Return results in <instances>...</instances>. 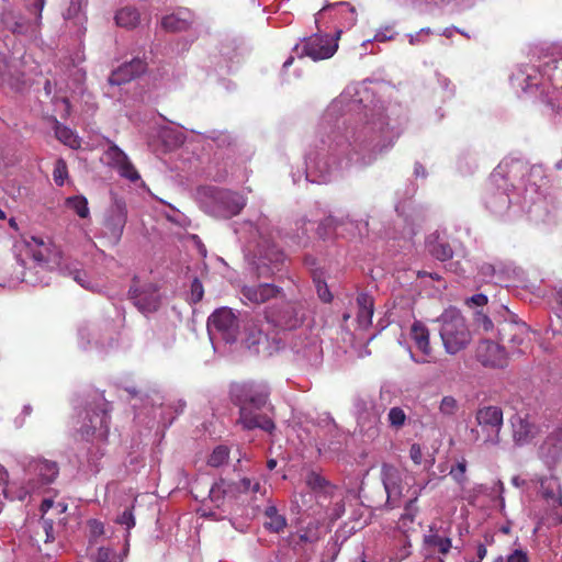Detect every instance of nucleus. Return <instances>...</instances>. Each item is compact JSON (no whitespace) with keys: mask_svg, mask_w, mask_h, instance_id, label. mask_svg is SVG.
Masks as SVG:
<instances>
[{"mask_svg":"<svg viewBox=\"0 0 562 562\" xmlns=\"http://www.w3.org/2000/svg\"><path fill=\"white\" fill-rule=\"evenodd\" d=\"M160 137L164 140V143H166L170 147H178L182 145L184 140L183 134L171 127L161 128Z\"/></svg>","mask_w":562,"mask_h":562,"instance_id":"44","label":"nucleus"},{"mask_svg":"<svg viewBox=\"0 0 562 562\" xmlns=\"http://www.w3.org/2000/svg\"><path fill=\"white\" fill-rule=\"evenodd\" d=\"M337 47V43L328 35L314 34L295 45L294 50L299 57L307 56L313 60H321L331 57Z\"/></svg>","mask_w":562,"mask_h":562,"instance_id":"13","label":"nucleus"},{"mask_svg":"<svg viewBox=\"0 0 562 562\" xmlns=\"http://www.w3.org/2000/svg\"><path fill=\"white\" fill-rule=\"evenodd\" d=\"M65 205L74 213H76L80 218H88L90 216L88 200L83 195H74L67 198Z\"/></svg>","mask_w":562,"mask_h":562,"instance_id":"43","label":"nucleus"},{"mask_svg":"<svg viewBox=\"0 0 562 562\" xmlns=\"http://www.w3.org/2000/svg\"><path fill=\"white\" fill-rule=\"evenodd\" d=\"M5 23L8 24V27L12 30L14 33L24 34L29 31V25H26L25 21L22 18H20L12 24H9L8 22Z\"/></svg>","mask_w":562,"mask_h":562,"instance_id":"62","label":"nucleus"},{"mask_svg":"<svg viewBox=\"0 0 562 562\" xmlns=\"http://www.w3.org/2000/svg\"><path fill=\"white\" fill-rule=\"evenodd\" d=\"M240 295L245 304L261 305L283 296V290L272 283H252L243 285Z\"/></svg>","mask_w":562,"mask_h":562,"instance_id":"19","label":"nucleus"},{"mask_svg":"<svg viewBox=\"0 0 562 562\" xmlns=\"http://www.w3.org/2000/svg\"><path fill=\"white\" fill-rule=\"evenodd\" d=\"M192 23V13L187 9H180L176 13L166 15L161 20V26L170 32L187 30Z\"/></svg>","mask_w":562,"mask_h":562,"instance_id":"31","label":"nucleus"},{"mask_svg":"<svg viewBox=\"0 0 562 562\" xmlns=\"http://www.w3.org/2000/svg\"><path fill=\"white\" fill-rule=\"evenodd\" d=\"M513 440L517 446H526L549 427L544 415L538 413L517 414L510 419Z\"/></svg>","mask_w":562,"mask_h":562,"instance_id":"9","label":"nucleus"},{"mask_svg":"<svg viewBox=\"0 0 562 562\" xmlns=\"http://www.w3.org/2000/svg\"><path fill=\"white\" fill-rule=\"evenodd\" d=\"M57 475L58 467L56 462L45 459L31 460L24 470L26 486L22 487L18 498L23 499L26 495L40 491L43 486L53 483Z\"/></svg>","mask_w":562,"mask_h":562,"instance_id":"6","label":"nucleus"},{"mask_svg":"<svg viewBox=\"0 0 562 562\" xmlns=\"http://www.w3.org/2000/svg\"><path fill=\"white\" fill-rule=\"evenodd\" d=\"M357 324L361 329H367L372 323L374 312L373 299L367 293H360L357 296Z\"/></svg>","mask_w":562,"mask_h":562,"instance_id":"32","label":"nucleus"},{"mask_svg":"<svg viewBox=\"0 0 562 562\" xmlns=\"http://www.w3.org/2000/svg\"><path fill=\"white\" fill-rule=\"evenodd\" d=\"M512 81L514 85L520 87L526 92L531 91L533 88H541V92L547 97L548 104H550L552 108H555L553 99L549 97V91L546 90L547 81H551L550 76L541 74L532 66H526L517 74L513 75Z\"/></svg>","mask_w":562,"mask_h":562,"instance_id":"18","label":"nucleus"},{"mask_svg":"<svg viewBox=\"0 0 562 562\" xmlns=\"http://www.w3.org/2000/svg\"><path fill=\"white\" fill-rule=\"evenodd\" d=\"M467 460L462 458L454 467L450 469L449 475L460 485H463L467 477Z\"/></svg>","mask_w":562,"mask_h":562,"instance_id":"50","label":"nucleus"},{"mask_svg":"<svg viewBox=\"0 0 562 562\" xmlns=\"http://www.w3.org/2000/svg\"><path fill=\"white\" fill-rule=\"evenodd\" d=\"M207 331L212 339L235 342L240 331L238 315L229 307L215 310L207 318Z\"/></svg>","mask_w":562,"mask_h":562,"instance_id":"7","label":"nucleus"},{"mask_svg":"<svg viewBox=\"0 0 562 562\" xmlns=\"http://www.w3.org/2000/svg\"><path fill=\"white\" fill-rule=\"evenodd\" d=\"M441 324L440 337L446 351H459L468 347L471 334L465 318L457 307H448L436 319Z\"/></svg>","mask_w":562,"mask_h":562,"instance_id":"5","label":"nucleus"},{"mask_svg":"<svg viewBox=\"0 0 562 562\" xmlns=\"http://www.w3.org/2000/svg\"><path fill=\"white\" fill-rule=\"evenodd\" d=\"M409 458L416 465H423L424 470L429 471L435 464V456L428 453L424 456L420 445L413 443L409 448Z\"/></svg>","mask_w":562,"mask_h":562,"instance_id":"41","label":"nucleus"},{"mask_svg":"<svg viewBox=\"0 0 562 562\" xmlns=\"http://www.w3.org/2000/svg\"><path fill=\"white\" fill-rule=\"evenodd\" d=\"M19 60L8 61L5 56L0 53V85L8 86L15 91H22L26 86L24 75L20 72Z\"/></svg>","mask_w":562,"mask_h":562,"instance_id":"24","label":"nucleus"},{"mask_svg":"<svg viewBox=\"0 0 562 562\" xmlns=\"http://www.w3.org/2000/svg\"><path fill=\"white\" fill-rule=\"evenodd\" d=\"M398 549L390 557L389 562H401L411 554V543L408 537L402 533L397 540Z\"/></svg>","mask_w":562,"mask_h":562,"instance_id":"46","label":"nucleus"},{"mask_svg":"<svg viewBox=\"0 0 562 562\" xmlns=\"http://www.w3.org/2000/svg\"><path fill=\"white\" fill-rule=\"evenodd\" d=\"M67 176H68V170H67L66 162L63 159H58L55 162V167H54V172H53L54 181L56 182L57 186H63Z\"/></svg>","mask_w":562,"mask_h":562,"instance_id":"53","label":"nucleus"},{"mask_svg":"<svg viewBox=\"0 0 562 562\" xmlns=\"http://www.w3.org/2000/svg\"><path fill=\"white\" fill-rule=\"evenodd\" d=\"M315 283H316L317 294H318L319 299L325 303L330 302L333 299V295H331L327 284L319 279H315Z\"/></svg>","mask_w":562,"mask_h":562,"instance_id":"56","label":"nucleus"},{"mask_svg":"<svg viewBox=\"0 0 562 562\" xmlns=\"http://www.w3.org/2000/svg\"><path fill=\"white\" fill-rule=\"evenodd\" d=\"M134 305L144 314L157 311L159 306V294L157 288L151 284L133 285L128 291Z\"/></svg>","mask_w":562,"mask_h":562,"instance_id":"22","label":"nucleus"},{"mask_svg":"<svg viewBox=\"0 0 562 562\" xmlns=\"http://www.w3.org/2000/svg\"><path fill=\"white\" fill-rule=\"evenodd\" d=\"M394 37V32L392 26H384L378 30L374 35V41L376 42H386Z\"/></svg>","mask_w":562,"mask_h":562,"instance_id":"58","label":"nucleus"},{"mask_svg":"<svg viewBox=\"0 0 562 562\" xmlns=\"http://www.w3.org/2000/svg\"><path fill=\"white\" fill-rule=\"evenodd\" d=\"M476 360L488 369H503L508 364L506 353H476Z\"/></svg>","mask_w":562,"mask_h":562,"instance_id":"40","label":"nucleus"},{"mask_svg":"<svg viewBox=\"0 0 562 562\" xmlns=\"http://www.w3.org/2000/svg\"><path fill=\"white\" fill-rule=\"evenodd\" d=\"M115 22L117 26L133 29L139 23V13L131 7L122 8L115 14Z\"/></svg>","mask_w":562,"mask_h":562,"instance_id":"37","label":"nucleus"},{"mask_svg":"<svg viewBox=\"0 0 562 562\" xmlns=\"http://www.w3.org/2000/svg\"><path fill=\"white\" fill-rule=\"evenodd\" d=\"M283 260V254L280 249L265 236H260L255 250L252 265L259 278H267L279 270L278 266Z\"/></svg>","mask_w":562,"mask_h":562,"instance_id":"10","label":"nucleus"},{"mask_svg":"<svg viewBox=\"0 0 562 562\" xmlns=\"http://www.w3.org/2000/svg\"><path fill=\"white\" fill-rule=\"evenodd\" d=\"M122 391L126 394L125 398L132 402V406L136 411L142 407L146 408L147 405L154 408L162 404V396L158 392H154V395L149 396L148 394H143L135 387H124Z\"/></svg>","mask_w":562,"mask_h":562,"instance_id":"30","label":"nucleus"},{"mask_svg":"<svg viewBox=\"0 0 562 562\" xmlns=\"http://www.w3.org/2000/svg\"><path fill=\"white\" fill-rule=\"evenodd\" d=\"M41 524L46 535L45 542L53 541L55 539L53 520L45 518V516H42Z\"/></svg>","mask_w":562,"mask_h":562,"instance_id":"59","label":"nucleus"},{"mask_svg":"<svg viewBox=\"0 0 562 562\" xmlns=\"http://www.w3.org/2000/svg\"><path fill=\"white\" fill-rule=\"evenodd\" d=\"M145 70L146 63L140 58H134L113 70L108 81L111 86H121L144 74Z\"/></svg>","mask_w":562,"mask_h":562,"instance_id":"25","label":"nucleus"},{"mask_svg":"<svg viewBox=\"0 0 562 562\" xmlns=\"http://www.w3.org/2000/svg\"><path fill=\"white\" fill-rule=\"evenodd\" d=\"M367 88L347 87L323 114L317 137L319 146L305 157V179L327 183L352 165H371L389 150L400 133L390 125L381 102L363 104Z\"/></svg>","mask_w":562,"mask_h":562,"instance_id":"1","label":"nucleus"},{"mask_svg":"<svg viewBox=\"0 0 562 562\" xmlns=\"http://www.w3.org/2000/svg\"><path fill=\"white\" fill-rule=\"evenodd\" d=\"M85 0H69V7L64 13L66 20L77 19L81 21V12L85 5Z\"/></svg>","mask_w":562,"mask_h":562,"instance_id":"51","label":"nucleus"},{"mask_svg":"<svg viewBox=\"0 0 562 562\" xmlns=\"http://www.w3.org/2000/svg\"><path fill=\"white\" fill-rule=\"evenodd\" d=\"M127 550H124L123 555L117 554L113 549L108 547H100L95 553V562H122L126 555Z\"/></svg>","mask_w":562,"mask_h":562,"instance_id":"45","label":"nucleus"},{"mask_svg":"<svg viewBox=\"0 0 562 562\" xmlns=\"http://www.w3.org/2000/svg\"><path fill=\"white\" fill-rule=\"evenodd\" d=\"M539 494L552 509L562 508V487L559 479L554 475L540 477Z\"/></svg>","mask_w":562,"mask_h":562,"instance_id":"27","label":"nucleus"},{"mask_svg":"<svg viewBox=\"0 0 562 562\" xmlns=\"http://www.w3.org/2000/svg\"><path fill=\"white\" fill-rule=\"evenodd\" d=\"M355 414L361 429L370 430L378 423L379 416L371 400L358 397L355 401Z\"/></svg>","mask_w":562,"mask_h":562,"instance_id":"29","label":"nucleus"},{"mask_svg":"<svg viewBox=\"0 0 562 562\" xmlns=\"http://www.w3.org/2000/svg\"><path fill=\"white\" fill-rule=\"evenodd\" d=\"M229 396L237 407L255 406L262 408L269 400L270 389L262 381L234 382L229 386Z\"/></svg>","mask_w":562,"mask_h":562,"instance_id":"8","label":"nucleus"},{"mask_svg":"<svg viewBox=\"0 0 562 562\" xmlns=\"http://www.w3.org/2000/svg\"><path fill=\"white\" fill-rule=\"evenodd\" d=\"M266 317L284 329H295L302 325L305 312L301 305L289 304L278 316L267 314Z\"/></svg>","mask_w":562,"mask_h":562,"instance_id":"26","label":"nucleus"},{"mask_svg":"<svg viewBox=\"0 0 562 562\" xmlns=\"http://www.w3.org/2000/svg\"><path fill=\"white\" fill-rule=\"evenodd\" d=\"M431 33V30L429 27L422 29L415 34L408 35V42L411 45H417L420 43H424V36Z\"/></svg>","mask_w":562,"mask_h":562,"instance_id":"60","label":"nucleus"},{"mask_svg":"<svg viewBox=\"0 0 562 562\" xmlns=\"http://www.w3.org/2000/svg\"><path fill=\"white\" fill-rule=\"evenodd\" d=\"M88 526H89L91 536L94 538L103 535V532H104L103 524L97 519H90L88 521Z\"/></svg>","mask_w":562,"mask_h":562,"instance_id":"61","label":"nucleus"},{"mask_svg":"<svg viewBox=\"0 0 562 562\" xmlns=\"http://www.w3.org/2000/svg\"><path fill=\"white\" fill-rule=\"evenodd\" d=\"M459 411V403L453 396H443L439 404V412L443 416H453Z\"/></svg>","mask_w":562,"mask_h":562,"instance_id":"49","label":"nucleus"},{"mask_svg":"<svg viewBox=\"0 0 562 562\" xmlns=\"http://www.w3.org/2000/svg\"><path fill=\"white\" fill-rule=\"evenodd\" d=\"M428 251L438 260L446 261L453 255L452 248L447 241L440 240L438 237L427 241Z\"/></svg>","mask_w":562,"mask_h":562,"instance_id":"39","label":"nucleus"},{"mask_svg":"<svg viewBox=\"0 0 562 562\" xmlns=\"http://www.w3.org/2000/svg\"><path fill=\"white\" fill-rule=\"evenodd\" d=\"M198 200L206 213L218 218L235 216L245 206V200L238 193L213 187L199 189Z\"/></svg>","mask_w":562,"mask_h":562,"instance_id":"4","label":"nucleus"},{"mask_svg":"<svg viewBox=\"0 0 562 562\" xmlns=\"http://www.w3.org/2000/svg\"><path fill=\"white\" fill-rule=\"evenodd\" d=\"M110 416L105 409L86 412L82 425L78 428L83 439L94 438L104 441L109 435Z\"/></svg>","mask_w":562,"mask_h":562,"instance_id":"16","label":"nucleus"},{"mask_svg":"<svg viewBox=\"0 0 562 562\" xmlns=\"http://www.w3.org/2000/svg\"><path fill=\"white\" fill-rule=\"evenodd\" d=\"M387 419L391 426L400 428L405 424L406 414L400 407H392L387 414Z\"/></svg>","mask_w":562,"mask_h":562,"instance_id":"52","label":"nucleus"},{"mask_svg":"<svg viewBox=\"0 0 562 562\" xmlns=\"http://www.w3.org/2000/svg\"><path fill=\"white\" fill-rule=\"evenodd\" d=\"M335 5L346 8L344 19L348 26L355 25L357 21L356 10L347 2H338Z\"/></svg>","mask_w":562,"mask_h":562,"instance_id":"55","label":"nucleus"},{"mask_svg":"<svg viewBox=\"0 0 562 562\" xmlns=\"http://www.w3.org/2000/svg\"><path fill=\"white\" fill-rule=\"evenodd\" d=\"M381 480L386 493L385 506L390 509L397 507L403 496V473L396 467L383 463L381 467Z\"/></svg>","mask_w":562,"mask_h":562,"instance_id":"17","label":"nucleus"},{"mask_svg":"<svg viewBox=\"0 0 562 562\" xmlns=\"http://www.w3.org/2000/svg\"><path fill=\"white\" fill-rule=\"evenodd\" d=\"M422 490L423 487L413 493V497L405 504L404 513L401 515L398 519V527L404 535L412 528L417 516L418 507L416 503Z\"/></svg>","mask_w":562,"mask_h":562,"instance_id":"33","label":"nucleus"},{"mask_svg":"<svg viewBox=\"0 0 562 562\" xmlns=\"http://www.w3.org/2000/svg\"><path fill=\"white\" fill-rule=\"evenodd\" d=\"M425 543L429 547L436 548L442 554L448 553L452 546L451 539L438 535L434 527H430L429 533L425 536Z\"/></svg>","mask_w":562,"mask_h":562,"instance_id":"42","label":"nucleus"},{"mask_svg":"<svg viewBox=\"0 0 562 562\" xmlns=\"http://www.w3.org/2000/svg\"><path fill=\"white\" fill-rule=\"evenodd\" d=\"M487 302H488L487 296L482 293L474 294L467 300V304L470 306H472V305L484 306L487 304Z\"/></svg>","mask_w":562,"mask_h":562,"instance_id":"63","label":"nucleus"},{"mask_svg":"<svg viewBox=\"0 0 562 562\" xmlns=\"http://www.w3.org/2000/svg\"><path fill=\"white\" fill-rule=\"evenodd\" d=\"M234 491L235 484L220 480L212 485L209 496L216 507H221L224 504V499L233 494Z\"/></svg>","mask_w":562,"mask_h":562,"instance_id":"35","label":"nucleus"},{"mask_svg":"<svg viewBox=\"0 0 562 562\" xmlns=\"http://www.w3.org/2000/svg\"><path fill=\"white\" fill-rule=\"evenodd\" d=\"M539 457L548 469L553 470L562 464V429L552 431L542 442Z\"/></svg>","mask_w":562,"mask_h":562,"instance_id":"21","label":"nucleus"},{"mask_svg":"<svg viewBox=\"0 0 562 562\" xmlns=\"http://www.w3.org/2000/svg\"><path fill=\"white\" fill-rule=\"evenodd\" d=\"M525 166L520 161H502L491 175L493 191L486 199V206L495 214H505L517 201L514 181L524 176Z\"/></svg>","mask_w":562,"mask_h":562,"instance_id":"3","label":"nucleus"},{"mask_svg":"<svg viewBox=\"0 0 562 562\" xmlns=\"http://www.w3.org/2000/svg\"><path fill=\"white\" fill-rule=\"evenodd\" d=\"M229 451L225 446L216 447L209 458V465L217 468L224 464L228 459Z\"/></svg>","mask_w":562,"mask_h":562,"instance_id":"48","label":"nucleus"},{"mask_svg":"<svg viewBox=\"0 0 562 562\" xmlns=\"http://www.w3.org/2000/svg\"><path fill=\"white\" fill-rule=\"evenodd\" d=\"M116 522L125 526L127 530L135 526V518L131 508H126L116 518Z\"/></svg>","mask_w":562,"mask_h":562,"instance_id":"54","label":"nucleus"},{"mask_svg":"<svg viewBox=\"0 0 562 562\" xmlns=\"http://www.w3.org/2000/svg\"><path fill=\"white\" fill-rule=\"evenodd\" d=\"M306 484L315 492H326L330 487L328 481L316 472H311L306 476Z\"/></svg>","mask_w":562,"mask_h":562,"instance_id":"47","label":"nucleus"},{"mask_svg":"<svg viewBox=\"0 0 562 562\" xmlns=\"http://www.w3.org/2000/svg\"><path fill=\"white\" fill-rule=\"evenodd\" d=\"M20 247L33 260V266L25 267V261L21 259V267L24 268L22 281L31 285H47L49 283L47 272L53 269L59 270L67 260L60 249L46 236L26 235L22 238Z\"/></svg>","mask_w":562,"mask_h":562,"instance_id":"2","label":"nucleus"},{"mask_svg":"<svg viewBox=\"0 0 562 562\" xmlns=\"http://www.w3.org/2000/svg\"><path fill=\"white\" fill-rule=\"evenodd\" d=\"M409 336L419 351H428L429 329L424 323L415 321L411 326Z\"/></svg>","mask_w":562,"mask_h":562,"instance_id":"34","label":"nucleus"},{"mask_svg":"<svg viewBox=\"0 0 562 562\" xmlns=\"http://www.w3.org/2000/svg\"><path fill=\"white\" fill-rule=\"evenodd\" d=\"M503 331L507 337V348L525 351L542 347L537 333L532 331L526 324H508L503 328Z\"/></svg>","mask_w":562,"mask_h":562,"instance_id":"15","label":"nucleus"},{"mask_svg":"<svg viewBox=\"0 0 562 562\" xmlns=\"http://www.w3.org/2000/svg\"><path fill=\"white\" fill-rule=\"evenodd\" d=\"M54 131H55L56 137L65 145L69 146L70 148H74V149L80 147V145H81L80 138L75 134V132L71 128H69L56 121Z\"/></svg>","mask_w":562,"mask_h":562,"instance_id":"38","label":"nucleus"},{"mask_svg":"<svg viewBox=\"0 0 562 562\" xmlns=\"http://www.w3.org/2000/svg\"><path fill=\"white\" fill-rule=\"evenodd\" d=\"M528 555L525 551L517 549L514 550L508 557L507 562H528Z\"/></svg>","mask_w":562,"mask_h":562,"instance_id":"64","label":"nucleus"},{"mask_svg":"<svg viewBox=\"0 0 562 562\" xmlns=\"http://www.w3.org/2000/svg\"><path fill=\"white\" fill-rule=\"evenodd\" d=\"M103 159L109 166L116 169L122 178H125L131 182L140 180V176L128 156L115 144L111 143L103 154Z\"/></svg>","mask_w":562,"mask_h":562,"instance_id":"20","label":"nucleus"},{"mask_svg":"<svg viewBox=\"0 0 562 562\" xmlns=\"http://www.w3.org/2000/svg\"><path fill=\"white\" fill-rule=\"evenodd\" d=\"M203 285L199 279H194L191 283V300L193 303H198L203 297Z\"/></svg>","mask_w":562,"mask_h":562,"instance_id":"57","label":"nucleus"},{"mask_svg":"<svg viewBox=\"0 0 562 562\" xmlns=\"http://www.w3.org/2000/svg\"><path fill=\"white\" fill-rule=\"evenodd\" d=\"M58 271L65 276L71 277L83 289H87L92 292L101 291L100 284L90 280L87 272L80 269V263L75 260H70L69 258H67V260L64 262L63 266H60V269Z\"/></svg>","mask_w":562,"mask_h":562,"instance_id":"28","label":"nucleus"},{"mask_svg":"<svg viewBox=\"0 0 562 562\" xmlns=\"http://www.w3.org/2000/svg\"><path fill=\"white\" fill-rule=\"evenodd\" d=\"M126 221V203L122 199H114L106 209L103 218V236L110 244H119L122 238Z\"/></svg>","mask_w":562,"mask_h":562,"instance_id":"11","label":"nucleus"},{"mask_svg":"<svg viewBox=\"0 0 562 562\" xmlns=\"http://www.w3.org/2000/svg\"><path fill=\"white\" fill-rule=\"evenodd\" d=\"M547 182L540 167H532L530 169L524 192V204H529L528 212L530 214L537 215L539 211L544 209L546 199L541 189L546 188Z\"/></svg>","mask_w":562,"mask_h":562,"instance_id":"14","label":"nucleus"},{"mask_svg":"<svg viewBox=\"0 0 562 562\" xmlns=\"http://www.w3.org/2000/svg\"><path fill=\"white\" fill-rule=\"evenodd\" d=\"M239 417L237 423L246 430L261 429L266 432L272 434L276 429V424L267 415L260 414L261 408L255 406L238 407Z\"/></svg>","mask_w":562,"mask_h":562,"instance_id":"23","label":"nucleus"},{"mask_svg":"<svg viewBox=\"0 0 562 562\" xmlns=\"http://www.w3.org/2000/svg\"><path fill=\"white\" fill-rule=\"evenodd\" d=\"M266 520L263 526L271 532H281L286 527V519L283 515H281L277 507L271 505L268 506L265 510Z\"/></svg>","mask_w":562,"mask_h":562,"instance_id":"36","label":"nucleus"},{"mask_svg":"<svg viewBox=\"0 0 562 562\" xmlns=\"http://www.w3.org/2000/svg\"><path fill=\"white\" fill-rule=\"evenodd\" d=\"M475 420L484 434L483 442L487 446H497L501 441L499 432L503 427V411L498 406L487 405L480 407Z\"/></svg>","mask_w":562,"mask_h":562,"instance_id":"12","label":"nucleus"}]
</instances>
